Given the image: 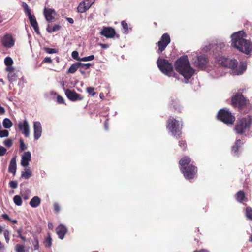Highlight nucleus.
Masks as SVG:
<instances>
[{"instance_id":"f257e3e1","label":"nucleus","mask_w":252,"mask_h":252,"mask_svg":"<svg viewBox=\"0 0 252 252\" xmlns=\"http://www.w3.org/2000/svg\"><path fill=\"white\" fill-rule=\"evenodd\" d=\"M246 34L243 31L233 33L231 35V45L239 51L249 54L252 51V44L245 39Z\"/></svg>"},{"instance_id":"f03ea898","label":"nucleus","mask_w":252,"mask_h":252,"mask_svg":"<svg viewBox=\"0 0 252 252\" xmlns=\"http://www.w3.org/2000/svg\"><path fill=\"white\" fill-rule=\"evenodd\" d=\"M175 68L184 78L186 83L194 73V70L191 67L187 56L181 57L176 61Z\"/></svg>"},{"instance_id":"7ed1b4c3","label":"nucleus","mask_w":252,"mask_h":252,"mask_svg":"<svg viewBox=\"0 0 252 252\" xmlns=\"http://www.w3.org/2000/svg\"><path fill=\"white\" fill-rule=\"evenodd\" d=\"M217 61L222 66L231 69V73L233 75H239L243 73L247 68V64L245 62H240L238 65V62L234 59H230L224 57H219Z\"/></svg>"},{"instance_id":"20e7f679","label":"nucleus","mask_w":252,"mask_h":252,"mask_svg":"<svg viewBox=\"0 0 252 252\" xmlns=\"http://www.w3.org/2000/svg\"><path fill=\"white\" fill-rule=\"evenodd\" d=\"M189 157H183L179 161L180 168L185 178L191 179L194 178L197 173V168L192 164Z\"/></svg>"},{"instance_id":"39448f33","label":"nucleus","mask_w":252,"mask_h":252,"mask_svg":"<svg viewBox=\"0 0 252 252\" xmlns=\"http://www.w3.org/2000/svg\"><path fill=\"white\" fill-rule=\"evenodd\" d=\"M252 124V119L251 117L247 116L239 120L235 126V129L238 134H244L246 136H249L250 127Z\"/></svg>"},{"instance_id":"423d86ee","label":"nucleus","mask_w":252,"mask_h":252,"mask_svg":"<svg viewBox=\"0 0 252 252\" xmlns=\"http://www.w3.org/2000/svg\"><path fill=\"white\" fill-rule=\"evenodd\" d=\"M157 65L160 71L168 77H177L174 73L173 65L169 61L164 59L159 58L157 61Z\"/></svg>"},{"instance_id":"0eeeda50","label":"nucleus","mask_w":252,"mask_h":252,"mask_svg":"<svg viewBox=\"0 0 252 252\" xmlns=\"http://www.w3.org/2000/svg\"><path fill=\"white\" fill-rule=\"evenodd\" d=\"M182 125L180 122L172 117H169L167 123V129L172 136L178 137L181 134Z\"/></svg>"},{"instance_id":"6e6552de","label":"nucleus","mask_w":252,"mask_h":252,"mask_svg":"<svg viewBox=\"0 0 252 252\" xmlns=\"http://www.w3.org/2000/svg\"><path fill=\"white\" fill-rule=\"evenodd\" d=\"M217 117L218 119L228 125L233 124L235 120V117L226 108L220 109L218 113Z\"/></svg>"},{"instance_id":"1a4fd4ad","label":"nucleus","mask_w":252,"mask_h":252,"mask_svg":"<svg viewBox=\"0 0 252 252\" xmlns=\"http://www.w3.org/2000/svg\"><path fill=\"white\" fill-rule=\"evenodd\" d=\"M170 42V36L168 33H164L161 36L160 40L158 42V50L162 52Z\"/></svg>"},{"instance_id":"9d476101","label":"nucleus","mask_w":252,"mask_h":252,"mask_svg":"<svg viewBox=\"0 0 252 252\" xmlns=\"http://www.w3.org/2000/svg\"><path fill=\"white\" fill-rule=\"evenodd\" d=\"M246 100L245 97L240 94H237L232 97L231 104L234 107H242L245 105Z\"/></svg>"},{"instance_id":"9b49d317","label":"nucleus","mask_w":252,"mask_h":252,"mask_svg":"<svg viewBox=\"0 0 252 252\" xmlns=\"http://www.w3.org/2000/svg\"><path fill=\"white\" fill-rule=\"evenodd\" d=\"M94 0H85L81 2L78 7L77 11L79 13H84L88 10L94 3Z\"/></svg>"},{"instance_id":"f8f14e48","label":"nucleus","mask_w":252,"mask_h":252,"mask_svg":"<svg viewBox=\"0 0 252 252\" xmlns=\"http://www.w3.org/2000/svg\"><path fill=\"white\" fill-rule=\"evenodd\" d=\"M18 128L20 131L25 135V137H28L30 135V126L28 121L25 119L23 122H19L18 125Z\"/></svg>"},{"instance_id":"ddd939ff","label":"nucleus","mask_w":252,"mask_h":252,"mask_svg":"<svg viewBox=\"0 0 252 252\" xmlns=\"http://www.w3.org/2000/svg\"><path fill=\"white\" fill-rule=\"evenodd\" d=\"M1 43L4 47L10 48L14 45L15 41L11 35L7 34L2 37Z\"/></svg>"},{"instance_id":"4468645a","label":"nucleus","mask_w":252,"mask_h":252,"mask_svg":"<svg viewBox=\"0 0 252 252\" xmlns=\"http://www.w3.org/2000/svg\"><path fill=\"white\" fill-rule=\"evenodd\" d=\"M67 97L72 101L81 100L83 99L81 95L75 91H71L69 89H64Z\"/></svg>"},{"instance_id":"2eb2a0df","label":"nucleus","mask_w":252,"mask_h":252,"mask_svg":"<svg viewBox=\"0 0 252 252\" xmlns=\"http://www.w3.org/2000/svg\"><path fill=\"white\" fill-rule=\"evenodd\" d=\"M208 63V59L204 55L198 56L196 61L193 63L194 65L200 69L205 68Z\"/></svg>"},{"instance_id":"dca6fc26","label":"nucleus","mask_w":252,"mask_h":252,"mask_svg":"<svg viewBox=\"0 0 252 252\" xmlns=\"http://www.w3.org/2000/svg\"><path fill=\"white\" fill-rule=\"evenodd\" d=\"M34 138L35 140L39 139L42 133L41 123L39 121L33 122Z\"/></svg>"},{"instance_id":"f3484780","label":"nucleus","mask_w":252,"mask_h":252,"mask_svg":"<svg viewBox=\"0 0 252 252\" xmlns=\"http://www.w3.org/2000/svg\"><path fill=\"white\" fill-rule=\"evenodd\" d=\"M43 14L46 20L48 22H51L55 18L56 12L53 8L45 7L44 9Z\"/></svg>"},{"instance_id":"a211bd4d","label":"nucleus","mask_w":252,"mask_h":252,"mask_svg":"<svg viewBox=\"0 0 252 252\" xmlns=\"http://www.w3.org/2000/svg\"><path fill=\"white\" fill-rule=\"evenodd\" d=\"M31 160V153L29 151L25 152L21 157V165L23 167H27Z\"/></svg>"},{"instance_id":"6ab92c4d","label":"nucleus","mask_w":252,"mask_h":252,"mask_svg":"<svg viewBox=\"0 0 252 252\" xmlns=\"http://www.w3.org/2000/svg\"><path fill=\"white\" fill-rule=\"evenodd\" d=\"M100 34L107 38H113L115 34V31L112 28L105 27L101 31Z\"/></svg>"},{"instance_id":"aec40b11","label":"nucleus","mask_w":252,"mask_h":252,"mask_svg":"<svg viewBox=\"0 0 252 252\" xmlns=\"http://www.w3.org/2000/svg\"><path fill=\"white\" fill-rule=\"evenodd\" d=\"M66 227L62 224L60 225L56 228L57 234L58 235L59 238L61 239H63L64 236L66 234Z\"/></svg>"},{"instance_id":"412c9836","label":"nucleus","mask_w":252,"mask_h":252,"mask_svg":"<svg viewBox=\"0 0 252 252\" xmlns=\"http://www.w3.org/2000/svg\"><path fill=\"white\" fill-rule=\"evenodd\" d=\"M30 23L32 25V26L34 29L35 32L39 34V30L38 26V24L36 21V19L34 15H32L29 17H28Z\"/></svg>"},{"instance_id":"4be33fe9","label":"nucleus","mask_w":252,"mask_h":252,"mask_svg":"<svg viewBox=\"0 0 252 252\" xmlns=\"http://www.w3.org/2000/svg\"><path fill=\"white\" fill-rule=\"evenodd\" d=\"M17 165L15 158H13L9 163L8 167V172L12 173L13 175H15L16 172Z\"/></svg>"},{"instance_id":"5701e85b","label":"nucleus","mask_w":252,"mask_h":252,"mask_svg":"<svg viewBox=\"0 0 252 252\" xmlns=\"http://www.w3.org/2000/svg\"><path fill=\"white\" fill-rule=\"evenodd\" d=\"M41 203V199L38 196L33 197L30 201L29 204L31 207L33 208H36Z\"/></svg>"},{"instance_id":"b1692460","label":"nucleus","mask_w":252,"mask_h":252,"mask_svg":"<svg viewBox=\"0 0 252 252\" xmlns=\"http://www.w3.org/2000/svg\"><path fill=\"white\" fill-rule=\"evenodd\" d=\"M32 175V171L28 168H25L21 173V178L25 179H29Z\"/></svg>"},{"instance_id":"393cba45","label":"nucleus","mask_w":252,"mask_h":252,"mask_svg":"<svg viewBox=\"0 0 252 252\" xmlns=\"http://www.w3.org/2000/svg\"><path fill=\"white\" fill-rule=\"evenodd\" d=\"M242 144V143L240 139L237 140L236 142L235 143L234 145L232 147V152L235 154H237V152Z\"/></svg>"},{"instance_id":"a878e982","label":"nucleus","mask_w":252,"mask_h":252,"mask_svg":"<svg viewBox=\"0 0 252 252\" xmlns=\"http://www.w3.org/2000/svg\"><path fill=\"white\" fill-rule=\"evenodd\" d=\"M2 124L4 128L6 129L10 128L12 126V123L8 118L4 119Z\"/></svg>"},{"instance_id":"bb28decb","label":"nucleus","mask_w":252,"mask_h":252,"mask_svg":"<svg viewBox=\"0 0 252 252\" xmlns=\"http://www.w3.org/2000/svg\"><path fill=\"white\" fill-rule=\"evenodd\" d=\"M79 68L78 63L72 64L68 70V73H74Z\"/></svg>"},{"instance_id":"cd10ccee","label":"nucleus","mask_w":252,"mask_h":252,"mask_svg":"<svg viewBox=\"0 0 252 252\" xmlns=\"http://www.w3.org/2000/svg\"><path fill=\"white\" fill-rule=\"evenodd\" d=\"M60 29V26L59 25H55L51 27L49 25L47 26L46 30L49 33H52L53 32L59 31Z\"/></svg>"},{"instance_id":"c85d7f7f","label":"nucleus","mask_w":252,"mask_h":252,"mask_svg":"<svg viewBox=\"0 0 252 252\" xmlns=\"http://www.w3.org/2000/svg\"><path fill=\"white\" fill-rule=\"evenodd\" d=\"M236 199L238 202H241L245 198V195L243 191H239L236 195Z\"/></svg>"},{"instance_id":"c756f323","label":"nucleus","mask_w":252,"mask_h":252,"mask_svg":"<svg viewBox=\"0 0 252 252\" xmlns=\"http://www.w3.org/2000/svg\"><path fill=\"white\" fill-rule=\"evenodd\" d=\"M13 201L14 203L17 206H21L22 204L21 198L19 195H15L14 196Z\"/></svg>"},{"instance_id":"7c9ffc66","label":"nucleus","mask_w":252,"mask_h":252,"mask_svg":"<svg viewBox=\"0 0 252 252\" xmlns=\"http://www.w3.org/2000/svg\"><path fill=\"white\" fill-rule=\"evenodd\" d=\"M246 216L248 219L252 220V209L247 207L246 209Z\"/></svg>"},{"instance_id":"2f4dec72","label":"nucleus","mask_w":252,"mask_h":252,"mask_svg":"<svg viewBox=\"0 0 252 252\" xmlns=\"http://www.w3.org/2000/svg\"><path fill=\"white\" fill-rule=\"evenodd\" d=\"M44 245L46 247L50 248L52 245V238L51 236L48 235V236L44 241Z\"/></svg>"},{"instance_id":"473e14b6","label":"nucleus","mask_w":252,"mask_h":252,"mask_svg":"<svg viewBox=\"0 0 252 252\" xmlns=\"http://www.w3.org/2000/svg\"><path fill=\"white\" fill-rule=\"evenodd\" d=\"M16 252H25V247L23 245L17 244L15 246Z\"/></svg>"},{"instance_id":"72a5a7b5","label":"nucleus","mask_w":252,"mask_h":252,"mask_svg":"<svg viewBox=\"0 0 252 252\" xmlns=\"http://www.w3.org/2000/svg\"><path fill=\"white\" fill-rule=\"evenodd\" d=\"M171 107H172L175 110H178V111H180L181 107L179 104V102L177 100H173L171 103Z\"/></svg>"},{"instance_id":"f704fd0d","label":"nucleus","mask_w":252,"mask_h":252,"mask_svg":"<svg viewBox=\"0 0 252 252\" xmlns=\"http://www.w3.org/2000/svg\"><path fill=\"white\" fill-rule=\"evenodd\" d=\"M3 235L5 239V241L7 243H8L10 240V232L7 229H5L3 230Z\"/></svg>"},{"instance_id":"c9c22d12","label":"nucleus","mask_w":252,"mask_h":252,"mask_svg":"<svg viewBox=\"0 0 252 252\" xmlns=\"http://www.w3.org/2000/svg\"><path fill=\"white\" fill-rule=\"evenodd\" d=\"M94 59V56L92 55L89 56L81 58L80 59V61L87 62L89 61H92Z\"/></svg>"},{"instance_id":"e433bc0d","label":"nucleus","mask_w":252,"mask_h":252,"mask_svg":"<svg viewBox=\"0 0 252 252\" xmlns=\"http://www.w3.org/2000/svg\"><path fill=\"white\" fill-rule=\"evenodd\" d=\"M122 26H123L124 32L125 33H127L128 32V24L125 22L124 21H123L121 22Z\"/></svg>"},{"instance_id":"4c0bfd02","label":"nucleus","mask_w":252,"mask_h":252,"mask_svg":"<svg viewBox=\"0 0 252 252\" xmlns=\"http://www.w3.org/2000/svg\"><path fill=\"white\" fill-rule=\"evenodd\" d=\"M13 63V60L10 57H7L4 59V63L6 66L11 65Z\"/></svg>"},{"instance_id":"58836bf2","label":"nucleus","mask_w":252,"mask_h":252,"mask_svg":"<svg viewBox=\"0 0 252 252\" xmlns=\"http://www.w3.org/2000/svg\"><path fill=\"white\" fill-rule=\"evenodd\" d=\"M32 245L33 246V249L34 250H37L39 249V242L38 241V239L36 237H34V241L32 242Z\"/></svg>"},{"instance_id":"ea45409f","label":"nucleus","mask_w":252,"mask_h":252,"mask_svg":"<svg viewBox=\"0 0 252 252\" xmlns=\"http://www.w3.org/2000/svg\"><path fill=\"white\" fill-rule=\"evenodd\" d=\"M79 68H81L83 69H87L89 68L91 66L90 63H78Z\"/></svg>"},{"instance_id":"a19ab883","label":"nucleus","mask_w":252,"mask_h":252,"mask_svg":"<svg viewBox=\"0 0 252 252\" xmlns=\"http://www.w3.org/2000/svg\"><path fill=\"white\" fill-rule=\"evenodd\" d=\"M87 92L92 96H94L96 94V92H94V88L93 87H88Z\"/></svg>"},{"instance_id":"79ce46f5","label":"nucleus","mask_w":252,"mask_h":252,"mask_svg":"<svg viewBox=\"0 0 252 252\" xmlns=\"http://www.w3.org/2000/svg\"><path fill=\"white\" fill-rule=\"evenodd\" d=\"M9 132L7 130H0V137H6L8 136Z\"/></svg>"},{"instance_id":"37998d69","label":"nucleus","mask_w":252,"mask_h":252,"mask_svg":"<svg viewBox=\"0 0 252 252\" xmlns=\"http://www.w3.org/2000/svg\"><path fill=\"white\" fill-rule=\"evenodd\" d=\"M71 56L73 59L78 61H80V59H81V58L78 57V52L76 51H73L72 52Z\"/></svg>"},{"instance_id":"c03bdc74","label":"nucleus","mask_w":252,"mask_h":252,"mask_svg":"<svg viewBox=\"0 0 252 252\" xmlns=\"http://www.w3.org/2000/svg\"><path fill=\"white\" fill-rule=\"evenodd\" d=\"M20 148L22 151H24L27 149V146L22 139H20Z\"/></svg>"},{"instance_id":"a18cd8bd","label":"nucleus","mask_w":252,"mask_h":252,"mask_svg":"<svg viewBox=\"0 0 252 252\" xmlns=\"http://www.w3.org/2000/svg\"><path fill=\"white\" fill-rule=\"evenodd\" d=\"M4 144L6 147H10L12 144V140L10 139H7L4 141Z\"/></svg>"},{"instance_id":"49530a36","label":"nucleus","mask_w":252,"mask_h":252,"mask_svg":"<svg viewBox=\"0 0 252 252\" xmlns=\"http://www.w3.org/2000/svg\"><path fill=\"white\" fill-rule=\"evenodd\" d=\"M9 184L10 187L11 188H12V189H16L18 186L17 182H16L15 181H10L9 182Z\"/></svg>"},{"instance_id":"de8ad7c7","label":"nucleus","mask_w":252,"mask_h":252,"mask_svg":"<svg viewBox=\"0 0 252 252\" xmlns=\"http://www.w3.org/2000/svg\"><path fill=\"white\" fill-rule=\"evenodd\" d=\"M53 206L55 211L58 213L60 211V206L59 204L58 203H54Z\"/></svg>"},{"instance_id":"09e8293b","label":"nucleus","mask_w":252,"mask_h":252,"mask_svg":"<svg viewBox=\"0 0 252 252\" xmlns=\"http://www.w3.org/2000/svg\"><path fill=\"white\" fill-rule=\"evenodd\" d=\"M6 152V149L2 146H0V156H3Z\"/></svg>"},{"instance_id":"8fccbe9b","label":"nucleus","mask_w":252,"mask_h":252,"mask_svg":"<svg viewBox=\"0 0 252 252\" xmlns=\"http://www.w3.org/2000/svg\"><path fill=\"white\" fill-rule=\"evenodd\" d=\"M45 51L49 54H53L56 52V49L49 48H45Z\"/></svg>"},{"instance_id":"3c124183","label":"nucleus","mask_w":252,"mask_h":252,"mask_svg":"<svg viewBox=\"0 0 252 252\" xmlns=\"http://www.w3.org/2000/svg\"><path fill=\"white\" fill-rule=\"evenodd\" d=\"M57 102L60 104L64 103L63 98L60 95H57Z\"/></svg>"},{"instance_id":"603ef678","label":"nucleus","mask_w":252,"mask_h":252,"mask_svg":"<svg viewBox=\"0 0 252 252\" xmlns=\"http://www.w3.org/2000/svg\"><path fill=\"white\" fill-rule=\"evenodd\" d=\"M43 62L45 63H52V60L50 57H46L44 59Z\"/></svg>"},{"instance_id":"864d4df0","label":"nucleus","mask_w":252,"mask_h":252,"mask_svg":"<svg viewBox=\"0 0 252 252\" xmlns=\"http://www.w3.org/2000/svg\"><path fill=\"white\" fill-rule=\"evenodd\" d=\"M8 77L9 78V81L11 82H13L15 80V76L14 74H9L8 75Z\"/></svg>"},{"instance_id":"5fc2aeb1","label":"nucleus","mask_w":252,"mask_h":252,"mask_svg":"<svg viewBox=\"0 0 252 252\" xmlns=\"http://www.w3.org/2000/svg\"><path fill=\"white\" fill-rule=\"evenodd\" d=\"M25 13L28 15V17L32 16L31 11L29 7L24 10Z\"/></svg>"},{"instance_id":"6e6d98bb","label":"nucleus","mask_w":252,"mask_h":252,"mask_svg":"<svg viewBox=\"0 0 252 252\" xmlns=\"http://www.w3.org/2000/svg\"><path fill=\"white\" fill-rule=\"evenodd\" d=\"M179 146L181 148L185 149L186 146V144L184 141L182 140L179 142Z\"/></svg>"},{"instance_id":"4d7b16f0","label":"nucleus","mask_w":252,"mask_h":252,"mask_svg":"<svg viewBox=\"0 0 252 252\" xmlns=\"http://www.w3.org/2000/svg\"><path fill=\"white\" fill-rule=\"evenodd\" d=\"M99 45L104 49H107L109 47V45L107 44L99 43Z\"/></svg>"},{"instance_id":"13d9d810","label":"nucleus","mask_w":252,"mask_h":252,"mask_svg":"<svg viewBox=\"0 0 252 252\" xmlns=\"http://www.w3.org/2000/svg\"><path fill=\"white\" fill-rule=\"evenodd\" d=\"M2 217L5 220H11V219L9 218V216L7 214H2Z\"/></svg>"},{"instance_id":"bf43d9fd","label":"nucleus","mask_w":252,"mask_h":252,"mask_svg":"<svg viewBox=\"0 0 252 252\" xmlns=\"http://www.w3.org/2000/svg\"><path fill=\"white\" fill-rule=\"evenodd\" d=\"M6 70L7 71H8V72H12V71H13L14 68H13V67H12L11 65H10V66H7V67H6Z\"/></svg>"},{"instance_id":"052dcab7","label":"nucleus","mask_w":252,"mask_h":252,"mask_svg":"<svg viewBox=\"0 0 252 252\" xmlns=\"http://www.w3.org/2000/svg\"><path fill=\"white\" fill-rule=\"evenodd\" d=\"M22 231H23L22 228H21L17 230V232L18 233V236H17L18 237H19L20 235H21V233H22Z\"/></svg>"},{"instance_id":"680f3d73","label":"nucleus","mask_w":252,"mask_h":252,"mask_svg":"<svg viewBox=\"0 0 252 252\" xmlns=\"http://www.w3.org/2000/svg\"><path fill=\"white\" fill-rule=\"evenodd\" d=\"M108 121L106 120L105 121V124H104V127H105V129L107 130L108 129Z\"/></svg>"},{"instance_id":"e2e57ef3","label":"nucleus","mask_w":252,"mask_h":252,"mask_svg":"<svg viewBox=\"0 0 252 252\" xmlns=\"http://www.w3.org/2000/svg\"><path fill=\"white\" fill-rule=\"evenodd\" d=\"M66 20L70 24H73L74 23V20L72 18H66Z\"/></svg>"},{"instance_id":"0e129e2a","label":"nucleus","mask_w":252,"mask_h":252,"mask_svg":"<svg viewBox=\"0 0 252 252\" xmlns=\"http://www.w3.org/2000/svg\"><path fill=\"white\" fill-rule=\"evenodd\" d=\"M22 6H23V8H24V10H25V9H27V8H28V7H29V6H28V5H27V3H26L25 2H23V4H22Z\"/></svg>"},{"instance_id":"69168bd1","label":"nucleus","mask_w":252,"mask_h":252,"mask_svg":"<svg viewBox=\"0 0 252 252\" xmlns=\"http://www.w3.org/2000/svg\"><path fill=\"white\" fill-rule=\"evenodd\" d=\"M49 93H50V94L51 95L54 96H56V95H57V93H56V92H55L53 91H50V92H49Z\"/></svg>"},{"instance_id":"338daca9","label":"nucleus","mask_w":252,"mask_h":252,"mask_svg":"<svg viewBox=\"0 0 252 252\" xmlns=\"http://www.w3.org/2000/svg\"><path fill=\"white\" fill-rule=\"evenodd\" d=\"M4 249V246L0 242V250H3Z\"/></svg>"},{"instance_id":"774afa93","label":"nucleus","mask_w":252,"mask_h":252,"mask_svg":"<svg viewBox=\"0 0 252 252\" xmlns=\"http://www.w3.org/2000/svg\"><path fill=\"white\" fill-rule=\"evenodd\" d=\"M194 252H209L206 250H201L199 251Z\"/></svg>"}]
</instances>
